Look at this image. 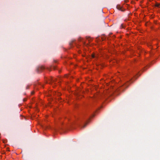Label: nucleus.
I'll list each match as a JSON object with an SVG mask.
<instances>
[{
	"instance_id": "39448f33",
	"label": "nucleus",
	"mask_w": 160,
	"mask_h": 160,
	"mask_svg": "<svg viewBox=\"0 0 160 160\" xmlns=\"http://www.w3.org/2000/svg\"><path fill=\"white\" fill-rule=\"evenodd\" d=\"M26 101V98H24V99H23V101L24 102H25V101Z\"/></svg>"
},
{
	"instance_id": "0eeeda50",
	"label": "nucleus",
	"mask_w": 160,
	"mask_h": 160,
	"mask_svg": "<svg viewBox=\"0 0 160 160\" xmlns=\"http://www.w3.org/2000/svg\"><path fill=\"white\" fill-rule=\"evenodd\" d=\"M92 57L93 58H94V55H92Z\"/></svg>"
},
{
	"instance_id": "1a4fd4ad",
	"label": "nucleus",
	"mask_w": 160,
	"mask_h": 160,
	"mask_svg": "<svg viewBox=\"0 0 160 160\" xmlns=\"http://www.w3.org/2000/svg\"><path fill=\"white\" fill-rule=\"evenodd\" d=\"M51 80V81H52V82H54V80H52V79Z\"/></svg>"
},
{
	"instance_id": "f257e3e1",
	"label": "nucleus",
	"mask_w": 160,
	"mask_h": 160,
	"mask_svg": "<svg viewBox=\"0 0 160 160\" xmlns=\"http://www.w3.org/2000/svg\"><path fill=\"white\" fill-rule=\"evenodd\" d=\"M117 8L118 9V10H120L122 12H123L125 11V10L124 9H122V7H121L119 5H117L116 6Z\"/></svg>"
},
{
	"instance_id": "423d86ee",
	"label": "nucleus",
	"mask_w": 160,
	"mask_h": 160,
	"mask_svg": "<svg viewBox=\"0 0 160 160\" xmlns=\"http://www.w3.org/2000/svg\"><path fill=\"white\" fill-rule=\"evenodd\" d=\"M159 5H160V4H156V6L157 7H159Z\"/></svg>"
},
{
	"instance_id": "6e6552de",
	"label": "nucleus",
	"mask_w": 160,
	"mask_h": 160,
	"mask_svg": "<svg viewBox=\"0 0 160 160\" xmlns=\"http://www.w3.org/2000/svg\"><path fill=\"white\" fill-rule=\"evenodd\" d=\"M121 27L122 28H123V25L122 24L121 25Z\"/></svg>"
},
{
	"instance_id": "7ed1b4c3",
	"label": "nucleus",
	"mask_w": 160,
	"mask_h": 160,
	"mask_svg": "<svg viewBox=\"0 0 160 160\" xmlns=\"http://www.w3.org/2000/svg\"><path fill=\"white\" fill-rule=\"evenodd\" d=\"M87 124V123L85 124L83 126H81V128H85L86 127V126Z\"/></svg>"
},
{
	"instance_id": "f03ea898",
	"label": "nucleus",
	"mask_w": 160,
	"mask_h": 160,
	"mask_svg": "<svg viewBox=\"0 0 160 160\" xmlns=\"http://www.w3.org/2000/svg\"><path fill=\"white\" fill-rule=\"evenodd\" d=\"M44 69V67L42 66H41L40 67L38 68V70H41Z\"/></svg>"
},
{
	"instance_id": "20e7f679",
	"label": "nucleus",
	"mask_w": 160,
	"mask_h": 160,
	"mask_svg": "<svg viewBox=\"0 0 160 160\" xmlns=\"http://www.w3.org/2000/svg\"><path fill=\"white\" fill-rule=\"evenodd\" d=\"M29 88V86H27L26 87V89H28Z\"/></svg>"
}]
</instances>
